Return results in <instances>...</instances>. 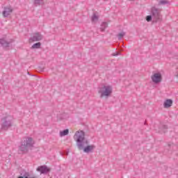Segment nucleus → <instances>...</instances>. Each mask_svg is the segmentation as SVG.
<instances>
[{"label": "nucleus", "mask_w": 178, "mask_h": 178, "mask_svg": "<svg viewBox=\"0 0 178 178\" xmlns=\"http://www.w3.org/2000/svg\"><path fill=\"white\" fill-rule=\"evenodd\" d=\"M74 140L76 141L79 149H83L86 147V145H87L88 144V140H86V133L81 130L75 132Z\"/></svg>", "instance_id": "obj_1"}, {"label": "nucleus", "mask_w": 178, "mask_h": 178, "mask_svg": "<svg viewBox=\"0 0 178 178\" xmlns=\"http://www.w3.org/2000/svg\"><path fill=\"white\" fill-rule=\"evenodd\" d=\"M113 88L111 85L104 84L100 86L97 90V94L100 98H108L112 95Z\"/></svg>", "instance_id": "obj_2"}, {"label": "nucleus", "mask_w": 178, "mask_h": 178, "mask_svg": "<svg viewBox=\"0 0 178 178\" xmlns=\"http://www.w3.org/2000/svg\"><path fill=\"white\" fill-rule=\"evenodd\" d=\"M34 144H35V142L34 141V139H33V138H24L22 142L21 146L19 147V151L25 154V152H27V151H29L30 148L34 146Z\"/></svg>", "instance_id": "obj_3"}, {"label": "nucleus", "mask_w": 178, "mask_h": 178, "mask_svg": "<svg viewBox=\"0 0 178 178\" xmlns=\"http://www.w3.org/2000/svg\"><path fill=\"white\" fill-rule=\"evenodd\" d=\"M151 79L154 84H159L162 81V74L161 72H156L152 75Z\"/></svg>", "instance_id": "obj_4"}, {"label": "nucleus", "mask_w": 178, "mask_h": 178, "mask_svg": "<svg viewBox=\"0 0 178 178\" xmlns=\"http://www.w3.org/2000/svg\"><path fill=\"white\" fill-rule=\"evenodd\" d=\"M10 126H12V117H7L3 122L1 129L3 130H8Z\"/></svg>", "instance_id": "obj_5"}, {"label": "nucleus", "mask_w": 178, "mask_h": 178, "mask_svg": "<svg viewBox=\"0 0 178 178\" xmlns=\"http://www.w3.org/2000/svg\"><path fill=\"white\" fill-rule=\"evenodd\" d=\"M12 12H13V8H12V6H4L3 7V11H2V15L3 17H8Z\"/></svg>", "instance_id": "obj_6"}, {"label": "nucleus", "mask_w": 178, "mask_h": 178, "mask_svg": "<svg viewBox=\"0 0 178 178\" xmlns=\"http://www.w3.org/2000/svg\"><path fill=\"white\" fill-rule=\"evenodd\" d=\"M151 13L152 16H154V17H155V19H156L157 20H159V19L162 17V15L161 14V10L155 7L152 8Z\"/></svg>", "instance_id": "obj_7"}, {"label": "nucleus", "mask_w": 178, "mask_h": 178, "mask_svg": "<svg viewBox=\"0 0 178 178\" xmlns=\"http://www.w3.org/2000/svg\"><path fill=\"white\" fill-rule=\"evenodd\" d=\"M42 40V35L40 33H35L30 39L29 42L31 44L33 42H35V41H40Z\"/></svg>", "instance_id": "obj_8"}, {"label": "nucleus", "mask_w": 178, "mask_h": 178, "mask_svg": "<svg viewBox=\"0 0 178 178\" xmlns=\"http://www.w3.org/2000/svg\"><path fill=\"white\" fill-rule=\"evenodd\" d=\"M95 148V146L94 145H85V146L82 148L83 149V152H86L88 154V152H91Z\"/></svg>", "instance_id": "obj_9"}, {"label": "nucleus", "mask_w": 178, "mask_h": 178, "mask_svg": "<svg viewBox=\"0 0 178 178\" xmlns=\"http://www.w3.org/2000/svg\"><path fill=\"white\" fill-rule=\"evenodd\" d=\"M163 108L165 109H169L173 105V100L170 99H165L163 102Z\"/></svg>", "instance_id": "obj_10"}, {"label": "nucleus", "mask_w": 178, "mask_h": 178, "mask_svg": "<svg viewBox=\"0 0 178 178\" xmlns=\"http://www.w3.org/2000/svg\"><path fill=\"white\" fill-rule=\"evenodd\" d=\"M37 170L38 172H41V173H48V172H49L50 169L48 168V167L45 166V165H42L40 166L37 168Z\"/></svg>", "instance_id": "obj_11"}, {"label": "nucleus", "mask_w": 178, "mask_h": 178, "mask_svg": "<svg viewBox=\"0 0 178 178\" xmlns=\"http://www.w3.org/2000/svg\"><path fill=\"white\" fill-rule=\"evenodd\" d=\"M69 134V129H65L60 131V136L63 137L65 136H67Z\"/></svg>", "instance_id": "obj_12"}, {"label": "nucleus", "mask_w": 178, "mask_h": 178, "mask_svg": "<svg viewBox=\"0 0 178 178\" xmlns=\"http://www.w3.org/2000/svg\"><path fill=\"white\" fill-rule=\"evenodd\" d=\"M41 47V42L35 43L32 47V49H38V48Z\"/></svg>", "instance_id": "obj_13"}, {"label": "nucleus", "mask_w": 178, "mask_h": 178, "mask_svg": "<svg viewBox=\"0 0 178 178\" xmlns=\"http://www.w3.org/2000/svg\"><path fill=\"white\" fill-rule=\"evenodd\" d=\"M92 22H97L98 20V16L95 14H94L92 17Z\"/></svg>", "instance_id": "obj_14"}, {"label": "nucleus", "mask_w": 178, "mask_h": 178, "mask_svg": "<svg viewBox=\"0 0 178 178\" xmlns=\"http://www.w3.org/2000/svg\"><path fill=\"white\" fill-rule=\"evenodd\" d=\"M126 35V33L124 32H121L118 34V38H123Z\"/></svg>", "instance_id": "obj_15"}, {"label": "nucleus", "mask_w": 178, "mask_h": 178, "mask_svg": "<svg viewBox=\"0 0 178 178\" xmlns=\"http://www.w3.org/2000/svg\"><path fill=\"white\" fill-rule=\"evenodd\" d=\"M166 3H168V2L166 1V0H161L159 1V4L160 5H166Z\"/></svg>", "instance_id": "obj_16"}, {"label": "nucleus", "mask_w": 178, "mask_h": 178, "mask_svg": "<svg viewBox=\"0 0 178 178\" xmlns=\"http://www.w3.org/2000/svg\"><path fill=\"white\" fill-rule=\"evenodd\" d=\"M146 20H147V22H151V20H152V16H151V15H147V16L146 17Z\"/></svg>", "instance_id": "obj_17"}, {"label": "nucleus", "mask_w": 178, "mask_h": 178, "mask_svg": "<svg viewBox=\"0 0 178 178\" xmlns=\"http://www.w3.org/2000/svg\"><path fill=\"white\" fill-rule=\"evenodd\" d=\"M118 55H119V53H118V52H117L116 54H113V56H118Z\"/></svg>", "instance_id": "obj_18"}, {"label": "nucleus", "mask_w": 178, "mask_h": 178, "mask_svg": "<svg viewBox=\"0 0 178 178\" xmlns=\"http://www.w3.org/2000/svg\"><path fill=\"white\" fill-rule=\"evenodd\" d=\"M40 1H42V0H35V3H38V2H40Z\"/></svg>", "instance_id": "obj_19"}, {"label": "nucleus", "mask_w": 178, "mask_h": 178, "mask_svg": "<svg viewBox=\"0 0 178 178\" xmlns=\"http://www.w3.org/2000/svg\"><path fill=\"white\" fill-rule=\"evenodd\" d=\"M25 178H34V177H25Z\"/></svg>", "instance_id": "obj_20"}]
</instances>
